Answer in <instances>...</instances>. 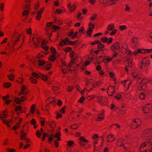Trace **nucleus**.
<instances>
[{"label":"nucleus","mask_w":152,"mask_h":152,"mask_svg":"<svg viewBox=\"0 0 152 152\" xmlns=\"http://www.w3.org/2000/svg\"><path fill=\"white\" fill-rule=\"evenodd\" d=\"M132 42L134 45L136 44L137 42V38L134 37L132 39Z\"/></svg>","instance_id":"obj_31"},{"label":"nucleus","mask_w":152,"mask_h":152,"mask_svg":"<svg viewBox=\"0 0 152 152\" xmlns=\"http://www.w3.org/2000/svg\"><path fill=\"white\" fill-rule=\"evenodd\" d=\"M81 14V13L80 12L79 13V14L77 16V18L79 20H81L83 18L82 17H80Z\"/></svg>","instance_id":"obj_46"},{"label":"nucleus","mask_w":152,"mask_h":152,"mask_svg":"<svg viewBox=\"0 0 152 152\" xmlns=\"http://www.w3.org/2000/svg\"><path fill=\"white\" fill-rule=\"evenodd\" d=\"M32 42V43L34 45L35 47H37V45L36 43V41H35L34 38H33Z\"/></svg>","instance_id":"obj_43"},{"label":"nucleus","mask_w":152,"mask_h":152,"mask_svg":"<svg viewBox=\"0 0 152 152\" xmlns=\"http://www.w3.org/2000/svg\"><path fill=\"white\" fill-rule=\"evenodd\" d=\"M53 100L51 101H50V102L53 104L56 103V100L54 99V98H52Z\"/></svg>","instance_id":"obj_61"},{"label":"nucleus","mask_w":152,"mask_h":152,"mask_svg":"<svg viewBox=\"0 0 152 152\" xmlns=\"http://www.w3.org/2000/svg\"><path fill=\"white\" fill-rule=\"evenodd\" d=\"M4 6V3H1L0 4V9L1 11H3V7Z\"/></svg>","instance_id":"obj_50"},{"label":"nucleus","mask_w":152,"mask_h":152,"mask_svg":"<svg viewBox=\"0 0 152 152\" xmlns=\"http://www.w3.org/2000/svg\"><path fill=\"white\" fill-rule=\"evenodd\" d=\"M140 77L138 78L137 79V82L140 84H146L148 82V79H143L142 78H140Z\"/></svg>","instance_id":"obj_18"},{"label":"nucleus","mask_w":152,"mask_h":152,"mask_svg":"<svg viewBox=\"0 0 152 152\" xmlns=\"http://www.w3.org/2000/svg\"><path fill=\"white\" fill-rule=\"evenodd\" d=\"M113 137V136L112 134L108 135L107 137V140L108 142H110L114 140V139H111Z\"/></svg>","instance_id":"obj_25"},{"label":"nucleus","mask_w":152,"mask_h":152,"mask_svg":"<svg viewBox=\"0 0 152 152\" xmlns=\"http://www.w3.org/2000/svg\"><path fill=\"white\" fill-rule=\"evenodd\" d=\"M32 75L33 77L36 78H41L45 81L47 80L48 77V75H43L40 73L37 74L35 72H33L32 74Z\"/></svg>","instance_id":"obj_5"},{"label":"nucleus","mask_w":152,"mask_h":152,"mask_svg":"<svg viewBox=\"0 0 152 152\" xmlns=\"http://www.w3.org/2000/svg\"><path fill=\"white\" fill-rule=\"evenodd\" d=\"M80 141H81L82 142H88V141L87 140L85 139L84 138V137H80Z\"/></svg>","instance_id":"obj_40"},{"label":"nucleus","mask_w":152,"mask_h":152,"mask_svg":"<svg viewBox=\"0 0 152 152\" xmlns=\"http://www.w3.org/2000/svg\"><path fill=\"white\" fill-rule=\"evenodd\" d=\"M46 124L49 125L52 129H53L56 126V123L52 121H46Z\"/></svg>","instance_id":"obj_17"},{"label":"nucleus","mask_w":152,"mask_h":152,"mask_svg":"<svg viewBox=\"0 0 152 152\" xmlns=\"http://www.w3.org/2000/svg\"><path fill=\"white\" fill-rule=\"evenodd\" d=\"M50 50L52 53V55L50 56L49 57V59L52 61H53L56 58L55 54L56 53V49L52 47H50Z\"/></svg>","instance_id":"obj_7"},{"label":"nucleus","mask_w":152,"mask_h":152,"mask_svg":"<svg viewBox=\"0 0 152 152\" xmlns=\"http://www.w3.org/2000/svg\"><path fill=\"white\" fill-rule=\"evenodd\" d=\"M102 111L103 112H101L100 114L97 115V118H96V121H101L103 119L104 110H102Z\"/></svg>","instance_id":"obj_20"},{"label":"nucleus","mask_w":152,"mask_h":152,"mask_svg":"<svg viewBox=\"0 0 152 152\" xmlns=\"http://www.w3.org/2000/svg\"><path fill=\"white\" fill-rule=\"evenodd\" d=\"M98 47L99 49L103 48L104 47V45H103L101 43H100L99 41L98 44Z\"/></svg>","instance_id":"obj_36"},{"label":"nucleus","mask_w":152,"mask_h":152,"mask_svg":"<svg viewBox=\"0 0 152 152\" xmlns=\"http://www.w3.org/2000/svg\"><path fill=\"white\" fill-rule=\"evenodd\" d=\"M73 89V87L71 86H69L67 88V90L69 91H71Z\"/></svg>","instance_id":"obj_53"},{"label":"nucleus","mask_w":152,"mask_h":152,"mask_svg":"<svg viewBox=\"0 0 152 152\" xmlns=\"http://www.w3.org/2000/svg\"><path fill=\"white\" fill-rule=\"evenodd\" d=\"M89 26H91L90 27L87 33L88 35H91V33L93 31V29L94 27V25L92 24L91 22L89 25Z\"/></svg>","instance_id":"obj_14"},{"label":"nucleus","mask_w":152,"mask_h":152,"mask_svg":"<svg viewBox=\"0 0 152 152\" xmlns=\"http://www.w3.org/2000/svg\"><path fill=\"white\" fill-rule=\"evenodd\" d=\"M36 106V105L35 104H33L31 107V112L33 114L35 111V107Z\"/></svg>","instance_id":"obj_38"},{"label":"nucleus","mask_w":152,"mask_h":152,"mask_svg":"<svg viewBox=\"0 0 152 152\" xmlns=\"http://www.w3.org/2000/svg\"><path fill=\"white\" fill-rule=\"evenodd\" d=\"M39 6V4L38 3L35 4V10H37L38 9V8Z\"/></svg>","instance_id":"obj_59"},{"label":"nucleus","mask_w":152,"mask_h":152,"mask_svg":"<svg viewBox=\"0 0 152 152\" xmlns=\"http://www.w3.org/2000/svg\"><path fill=\"white\" fill-rule=\"evenodd\" d=\"M43 132V129L42 128H41V129L40 132L39 131H37L36 134L38 138H40L41 136L42 135V133Z\"/></svg>","instance_id":"obj_28"},{"label":"nucleus","mask_w":152,"mask_h":152,"mask_svg":"<svg viewBox=\"0 0 152 152\" xmlns=\"http://www.w3.org/2000/svg\"><path fill=\"white\" fill-rule=\"evenodd\" d=\"M3 116H2L1 114L0 113V118L2 120L3 123L5 124L8 127H9L10 125H9V124L10 123V122L12 120H10V121H8L5 119H3L4 118H6L7 116V115L5 113V111H3Z\"/></svg>","instance_id":"obj_9"},{"label":"nucleus","mask_w":152,"mask_h":152,"mask_svg":"<svg viewBox=\"0 0 152 152\" xmlns=\"http://www.w3.org/2000/svg\"><path fill=\"white\" fill-rule=\"evenodd\" d=\"M9 98V95H7V96H4L3 97V99L4 100H6Z\"/></svg>","instance_id":"obj_63"},{"label":"nucleus","mask_w":152,"mask_h":152,"mask_svg":"<svg viewBox=\"0 0 152 152\" xmlns=\"http://www.w3.org/2000/svg\"><path fill=\"white\" fill-rule=\"evenodd\" d=\"M47 43V42L45 40L43 41L42 43V48L45 50V51H47L49 48L46 45Z\"/></svg>","instance_id":"obj_21"},{"label":"nucleus","mask_w":152,"mask_h":152,"mask_svg":"<svg viewBox=\"0 0 152 152\" xmlns=\"http://www.w3.org/2000/svg\"><path fill=\"white\" fill-rule=\"evenodd\" d=\"M112 38H110L109 39L105 37H102L101 39V41L102 42H107V43L109 44L112 41Z\"/></svg>","instance_id":"obj_16"},{"label":"nucleus","mask_w":152,"mask_h":152,"mask_svg":"<svg viewBox=\"0 0 152 152\" xmlns=\"http://www.w3.org/2000/svg\"><path fill=\"white\" fill-rule=\"evenodd\" d=\"M32 63L35 67L44 65L45 69L47 70H49L51 68L50 64H49L43 60L39 59H35L32 61Z\"/></svg>","instance_id":"obj_2"},{"label":"nucleus","mask_w":152,"mask_h":152,"mask_svg":"<svg viewBox=\"0 0 152 152\" xmlns=\"http://www.w3.org/2000/svg\"><path fill=\"white\" fill-rule=\"evenodd\" d=\"M67 43L69 45H72L74 44L75 42L73 41H69L68 38L67 37H66L64 39L61 40V42L59 44V45L62 47Z\"/></svg>","instance_id":"obj_8"},{"label":"nucleus","mask_w":152,"mask_h":152,"mask_svg":"<svg viewBox=\"0 0 152 152\" xmlns=\"http://www.w3.org/2000/svg\"><path fill=\"white\" fill-rule=\"evenodd\" d=\"M25 97L23 96H21L20 98H16L15 99V101L17 104H20V102H23L24 99H25Z\"/></svg>","instance_id":"obj_19"},{"label":"nucleus","mask_w":152,"mask_h":152,"mask_svg":"<svg viewBox=\"0 0 152 152\" xmlns=\"http://www.w3.org/2000/svg\"><path fill=\"white\" fill-rule=\"evenodd\" d=\"M110 1L108 2L111 5H112L114 4H115V2L117 0H110Z\"/></svg>","instance_id":"obj_48"},{"label":"nucleus","mask_w":152,"mask_h":152,"mask_svg":"<svg viewBox=\"0 0 152 152\" xmlns=\"http://www.w3.org/2000/svg\"><path fill=\"white\" fill-rule=\"evenodd\" d=\"M77 34L78 32L77 31L75 32L74 34L72 35V39H74Z\"/></svg>","instance_id":"obj_55"},{"label":"nucleus","mask_w":152,"mask_h":152,"mask_svg":"<svg viewBox=\"0 0 152 152\" xmlns=\"http://www.w3.org/2000/svg\"><path fill=\"white\" fill-rule=\"evenodd\" d=\"M126 61L128 63V65H126L125 66V69L126 72H128V67H131L132 66V60L129 58H126Z\"/></svg>","instance_id":"obj_12"},{"label":"nucleus","mask_w":152,"mask_h":152,"mask_svg":"<svg viewBox=\"0 0 152 152\" xmlns=\"http://www.w3.org/2000/svg\"><path fill=\"white\" fill-rule=\"evenodd\" d=\"M152 51V49H143V50H140L138 49L136 51H135L134 52V55H136L138 53H145L146 52H150L151 51Z\"/></svg>","instance_id":"obj_10"},{"label":"nucleus","mask_w":152,"mask_h":152,"mask_svg":"<svg viewBox=\"0 0 152 152\" xmlns=\"http://www.w3.org/2000/svg\"><path fill=\"white\" fill-rule=\"evenodd\" d=\"M152 107L151 105L150 104H148L142 107V111L145 113H148L150 111Z\"/></svg>","instance_id":"obj_11"},{"label":"nucleus","mask_w":152,"mask_h":152,"mask_svg":"<svg viewBox=\"0 0 152 152\" xmlns=\"http://www.w3.org/2000/svg\"><path fill=\"white\" fill-rule=\"evenodd\" d=\"M26 87L24 86H23L21 88V92H20L18 94V95H21L22 94H23L24 95H25L27 93L26 92H24V90L25 89Z\"/></svg>","instance_id":"obj_23"},{"label":"nucleus","mask_w":152,"mask_h":152,"mask_svg":"<svg viewBox=\"0 0 152 152\" xmlns=\"http://www.w3.org/2000/svg\"><path fill=\"white\" fill-rule=\"evenodd\" d=\"M29 13V11L28 10H25L22 12V14L23 16H27Z\"/></svg>","instance_id":"obj_41"},{"label":"nucleus","mask_w":152,"mask_h":152,"mask_svg":"<svg viewBox=\"0 0 152 152\" xmlns=\"http://www.w3.org/2000/svg\"><path fill=\"white\" fill-rule=\"evenodd\" d=\"M11 86V84L9 83H6L4 84V86L6 88H9Z\"/></svg>","instance_id":"obj_45"},{"label":"nucleus","mask_w":152,"mask_h":152,"mask_svg":"<svg viewBox=\"0 0 152 152\" xmlns=\"http://www.w3.org/2000/svg\"><path fill=\"white\" fill-rule=\"evenodd\" d=\"M20 35L18 34L14 35L12 38V43L13 45V48L14 49V46L17 45L20 40Z\"/></svg>","instance_id":"obj_4"},{"label":"nucleus","mask_w":152,"mask_h":152,"mask_svg":"<svg viewBox=\"0 0 152 152\" xmlns=\"http://www.w3.org/2000/svg\"><path fill=\"white\" fill-rule=\"evenodd\" d=\"M84 98L83 97H81L79 100V102L80 103H82L84 101Z\"/></svg>","instance_id":"obj_51"},{"label":"nucleus","mask_w":152,"mask_h":152,"mask_svg":"<svg viewBox=\"0 0 152 152\" xmlns=\"http://www.w3.org/2000/svg\"><path fill=\"white\" fill-rule=\"evenodd\" d=\"M31 124H34L36 123V121L35 119H32L31 121Z\"/></svg>","instance_id":"obj_56"},{"label":"nucleus","mask_w":152,"mask_h":152,"mask_svg":"<svg viewBox=\"0 0 152 152\" xmlns=\"http://www.w3.org/2000/svg\"><path fill=\"white\" fill-rule=\"evenodd\" d=\"M75 5H73L72 6L70 7L69 10L71 12L73 11L75 9Z\"/></svg>","instance_id":"obj_47"},{"label":"nucleus","mask_w":152,"mask_h":152,"mask_svg":"<svg viewBox=\"0 0 152 152\" xmlns=\"http://www.w3.org/2000/svg\"><path fill=\"white\" fill-rule=\"evenodd\" d=\"M8 77L10 80H13L14 77V75L12 74H11L10 75H8Z\"/></svg>","instance_id":"obj_42"},{"label":"nucleus","mask_w":152,"mask_h":152,"mask_svg":"<svg viewBox=\"0 0 152 152\" xmlns=\"http://www.w3.org/2000/svg\"><path fill=\"white\" fill-rule=\"evenodd\" d=\"M116 30L114 29L112 32L110 34V35H112L114 34L116 32Z\"/></svg>","instance_id":"obj_58"},{"label":"nucleus","mask_w":152,"mask_h":152,"mask_svg":"<svg viewBox=\"0 0 152 152\" xmlns=\"http://www.w3.org/2000/svg\"><path fill=\"white\" fill-rule=\"evenodd\" d=\"M71 48L69 47H67L65 48V50L66 52H69L71 51Z\"/></svg>","instance_id":"obj_54"},{"label":"nucleus","mask_w":152,"mask_h":152,"mask_svg":"<svg viewBox=\"0 0 152 152\" xmlns=\"http://www.w3.org/2000/svg\"><path fill=\"white\" fill-rule=\"evenodd\" d=\"M145 88V86H140L137 88L138 90L139 91H142Z\"/></svg>","instance_id":"obj_34"},{"label":"nucleus","mask_w":152,"mask_h":152,"mask_svg":"<svg viewBox=\"0 0 152 152\" xmlns=\"http://www.w3.org/2000/svg\"><path fill=\"white\" fill-rule=\"evenodd\" d=\"M43 12L42 9H41L40 10L37 11L35 12V13L37 14L36 19L37 20H39L41 17V15L42 13Z\"/></svg>","instance_id":"obj_15"},{"label":"nucleus","mask_w":152,"mask_h":152,"mask_svg":"<svg viewBox=\"0 0 152 152\" xmlns=\"http://www.w3.org/2000/svg\"><path fill=\"white\" fill-rule=\"evenodd\" d=\"M132 74L133 77L134 78H138L139 77V75L137 72H132Z\"/></svg>","instance_id":"obj_30"},{"label":"nucleus","mask_w":152,"mask_h":152,"mask_svg":"<svg viewBox=\"0 0 152 152\" xmlns=\"http://www.w3.org/2000/svg\"><path fill=\"white\" fill-rule=\"evenodd\" d=\"M26 134L23 131H22L20 134V137L22 140L26 139L27 141V139L26 138Z\"/></svg>","instance_id":"obj_27"},{"label":"nucleus","mask_w":152,"mask_h":152,"mask_svg":"<svg viewBox=\"0 0 152 152\" xmlns=\"http://www.w3.org/2000/svg\"><path fill=\"white\" fill-rule=\"evenodd\" d=\"M78 126L77 124H74L71 126V128L72 129H76L77 128V127H74V126Z\"/></svg>","instance_id":"obj_52"},{"label":"nucleus","mask_w":152,"mask_h":152,"mask_svg":"<svg viewBox=\"0 0 152 152\" xmlns=\"http://www.w3.org/2000/svg\"><path fill=\"white\" fill-rule=\"evenodd\" d=\"M89 2L92 4H94L96 1L95 0H89Z\"/></svg>","instance_id":"obj_64"},{"label":"nucleus","mask_w":152,"mask_h":152,"mask_svg":"<svg viewBox=\"0 0 152 152\" xmlns=\"http://www.w3.org/2000/svg\"><path fill=\"white\" fill-rule=\"evenodd\" d=\"M57 104L60 107L62 105V101L58 99V102L57 103Z\"/></svg>","instance_id":"obj_49"},{"label":"nucleus","mask_w":152,"mask_h":152,"mask_svg":"<svg viewBox=\"0 0 152 152\" xmlns=\"http://www.w3.org/2000/svg\"><path fill=\"white\" fill-rule=\"evenodd\" d=\"M26 31L27 34H31V28H29L28 30H26Z\"/></svg>","instance_id":"obj_60"},{"label":"nucleus","mask_w":152,"mask_h":152,"mask_svg":"<svg viewBox=\"0 0 152 152\" xmlns=\"http://www.w3.org/2000/svg\"><path fill=\"white\" fill-rule=\"evenodd\" d=\"M60 136L61 134L60 133L58 132L54 134L53 131H51V134H46L45 132H44L42 134L43 137L42 140V141H43L45 139V137H47L48 138V140L50 142H51L54 137L55 138H57V140L59 141L61 140V138L60 137Z\"/></svg>","instance_id":"obj_3"},{"label":"nucleus","mask_w":152,"mask_h":152,"mask_svg":"<svg viewBox=\"0 0 152 152\" xmlns=\"http://www.w3.org/2000/svg\"><path fill=\"white\" fill-rule=\"evenodd\" d=\"M30 80L31 82L32 83H35L37 82V80L33 77H30Z\"/></svg>","instance_id":"obj_35"},{"label":"nucleus","mask_w":152,"mask_h":152,"mask_svg":"<svg viewBox=\"0 0 152 152\" xmlns=\"http://www.w3.org/2000/svg\"><path fill=\"white\" fill-rule=\"evenodd\" d=\"M96 15H93V16H92L91 18V19L92 20H94L96 16Z\"/></svg>","instance_id":"obj_57"},{"label":"nucleus","mask_w":152,"mask_h":152,"mask_svg":"<svg viewBox=\"0 0 152 152\" xmlns=\"http://www.w3.org/2000/svg\"><path fill=\"white\" fill-rule=\"evenodd\" d=\"M145 94L143 92H142L139 96L140 98L141 99H143L145 97Z\"/></svg>","instance_id":"obj_32"},{"label":"nucleus","mask_w":152,"mask_h":152,"mask_svg":"<svg viewBox=\"0 0 152 152\" xmlns=\"http://www.w3.org/2000/svg\"><path fill=\"white\" fill-rule=\"evenodd\" d=\"M149 58H145L142 60L141 63H145L146 64V65H149L150 63L149 62Z\"/></svg>","instance_id":"obj_22"},{"label":"nucleus","mask_w":152,"mask_h":152,"mask_svg":"<svg viewBox=\"0 0 152 152\" xmlns=\"http://www.w3.org/2000/svg\"><path fill=\"white\" fill-rule=\"evenodd\" d=\"M113 57H111L109 58L108 57H107V58L104 59L103 58L102 59V60L105 63L109 62L112 59Z\"/></svg>","instance_id":"obj_29"},{"label":"nucleus","mask_w":152,"mask_h":152,"mask_svg":"<svg viewBox=\"0 0 152 152\" xmlns=\"http://www.w3.org/2000/svg\"><path fill=\"white\" fill-rule=\"evenodd\" d=\"M127 27L125 26H120L119 27L120 30L121 31H122L126 29Z\"/></svg>","instance_id":"obj_37"},{"label":"nucleus","mask_w":152,"mask_h":152,"mask_svg":"<svg viewBox=\"0 0 152 152\" xmlns=\"http://www.w3.org/2000/svg\"><path fill=\"white\" fill-rule=\"evenodd\" d=\"M111 49L113 51H114L115 50L119 49L121 51H122L121 49H120V47L119 45V43L118 42H115L111 47Z\"/></svg>","instance_id":"obj_13"},{"label":"nucleus","mask_w":152,"mask_h":152,"mask_svg":"<svg viewBox=\"0 0 152 152\" xmlns=\"http://www.w3.org/2000/svg\"><path fill=\"white\" fill-rule=\"evenodd\" d=\"M99 102L101 105H105L107 104V98L105 96H96Z\"/></svg>","instance_id":"obj_6"},{"label":"nucleus","mask_w":152,"mask_h":152,"mask_svg":"<svg viewBox=\"0 0 152 152\" xmlns=\"http://www.w3.org/2000/svg\"><path fill=\"white\" fill-rule=\"evenodd\" d=\"M125 50V53L126 54L131 55L132 54V53L130 50H127L126 49Z\"/></svg>","instance_id":"obj_39"},{"label":"nucleus","mask_w":152,"mask_h":152,"mask_svg":"<svg viewBox=\"0 0 152 152\" xmlns=\"http://www.w3.org/2000/svg\"><path fill=\"white\" fill-rule=\"evenodd\" d=\"M148 65H146V64L145 63H140V68L141 69H144L145 70V72L146 73H147V66H148Z\"/></svg>","instance_id":"obj_24"},{"label":"nucleus","mask_w":152,"mask_h":152,"mask_svg":"<svg viewBox=\"0 0 152 152\" xmlns=\"http://www.w3.org/2000/svg\"><path fill=\"white\" fill-rule=\"evenodd\" d=\"M73 143V142L72 141H70L68 142V145L69 146H71Z\"/></svg>","instance_id":"obj_62"},{"label":"nucleus","mask_w":152,"mask_h":152,"mask_svg":"<svg viewBox=\"0 0 152 152\" xmlns=\"http://www.w3.org/2000/svg\"><path fill=\"white\" fill-rule=\"evenodd\" d=\"M70 56L72 58V61H71L69 65H66L64 62L61 61L60 69L63 74L66 73L67 72L68 70H70L71 67L75 68V69H76L77 67H78V65L77 64L74 65L75 63L74 61H75L77 58V56L74 52H72L70 54Z\"/></svg>","instance_id":"obj_1"},{"label":"nucleus","mask_w":152,"mask_h":152,"mask_svg":"<svg viewBox=\"0 0 152 152\" xmlns=\"http://www.w3.org/2000/svg\"><path fill=\"white\" fill-rule=\"evenodd\" d=\"M114 28V26L113 24H110L108 26L107 29L108 31H110L113 29Z\"/></svg>","instance_id":"obj_33"},{"label":"nucleus","mask_w":152,"mask_h":152,"mask_svg":"<svg viewBox=\"0 0 152 152\" xmlns=\"http://www.w3.org/2000/svg\"><path fill=\"white\" fill-rule=\"evenodd\" d=\"M134 123L137 124L136 126L137 127L139 126L140 125V124L141 123V120L138 118L136 119L133 121Z\"/></svg>","instance_id":"obj_26"},{"label":"nucleus","mask_w":152,"mask_h":152,"mask_svg":"<svg viewBox=\"0 0 152 152\" xmlns=\"http://www.w3.org/2000/svg\"><path fill=\"white\" fill-rule=\"evenodd\" d=\"M21 110V108L20 106H17L15 108V110L16 111H20Z\"/></svg>","instance_id":"obj_44"}]
</instances>
